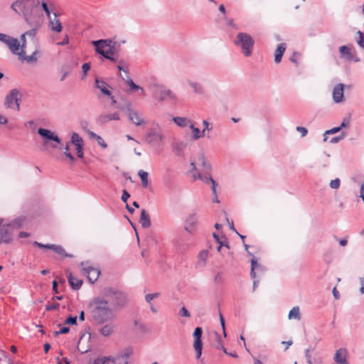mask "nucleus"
<instances>
[{
	"label": "nucleus",
	"instance_id": "nucleus-56",
	"mask_svg": "<svg viewBox=\"0 0 364 364\" xmlns=\"http://www.w3.org/2000/svg\"><path fill=\"white\" fill-rule=\"evenodd\" d=\"M26 34L23 33L21 36V45H20L21 50H23L26 48Z\"/></svg>",
	"mask_w": 364,
	"mask_h": 364
},
{
	"label": "nucleus",
	"instance_id": "nucleus-33",
	"mask_svg": "<svg viewBox=\"0 0 364 364\" xmlns=\"http://www.w3.org/2000/svg\"><path fill=\"white\" fill-rule=\"evenodd\" d=\"M174 97V95L173 94L171 90L168 89H162L159 92V98L161 100H164L166 98L173 99Z\"/></svg>",
	"mask_w": 364,
	"mask_h": 364
},
{
	"label": "nucleus",
	"instance_id": "nucleus-9",
	"mask_svg": "<svg viewBox=\"0 0 364 364\" xmlns=\"http://www.w3.org/2000/svg\"><path fill=\"white\" fill-rule=\"evenodd\" d=\"M0 41L6 44L14 54H16L20 49L18 39L9 35L0 33Z\"/></svg>",
	"mask_w": 364,
	"mask_h": 364
},
{
	"label": "nucleus",
	"instance_id": "nucleus-14",
	"mask_svg": "<svg viewBox=\"0 0 364 364\" xmlns=\"http://www.w3.org/2000/svg\"><path fill=\"white\" fill-rule=\"evenodd\" d=\"M12 227L10 225L0 227V243H10L12 240Z\"/></svg>",
	"mask_w": 364,
	"mask_h": 364
},
{
	"label": "nucleus",
	"instance_id": "nucleus-32",
	"mask_svg": "<svg viewBox=\"0 0 364 364\" xmlns=\"http://www.w3.org/2000/svg\"><path fill=\"white\" fill-rule=\"evenodd\" d=\"M71 143L75 146H84V143L82 137L75 132H73L71 135Z\"/></svg>",
	"mask_w": 364,
	"mask_h": 364
},
{
	"label": "nucleus",
	"instance_id": "nucleus-40",
	"mask_svg": "<svg viewBox=\"0 0 364 364\" xmlns=\"http://www.w3.org/2000/svg\"><path fill=\"white\" fill-rule=\"evenodd\" d=\"M83 337H84V335H82L80 340H79V342H78V344H77V350L81 353H87L89 350H90V348L88 347V348H85L82 345V340H83Z\"/></svg>",
	"mask_w": 364,
	"mask_h": 364
},
{
	"label": "nucleus",
	"instance_id": "nucleus-15",
	"mask_svg": "<svg viewBox=\"0 0 364 364\" xmlns=\"http://www.w3.org/2000/svg\"><path fill=\"white\" fill-rule=\"evenodd\" d=\"M120 117L117 112L112 114H101L97 117V122L100 124H105L112 120H119Z\"/></svg>",
	"mask_w": 364,
	"mask_h": 364
},
{
	"label": "nucleus",
	"instance_id": "nucleus-25",
	"mask_svg": "<svg viewBox=\"0 0 364 364\" xmlns=\"http://www.w3.org/2000/svg\"><path fill=\"white\" fill-rule=\"evenodd\" d=\"M186 144L183 141L175 142L173 145V151L178 156H183Z\"/></svg>",
	"mask_w": 364,
	"mask_h": 364
},
{
	"label": "nucleus",
	"instance_id": "nucleus-10",
	"mask_svg": "<svg viewBox=\"0 0 364 364\" xmlns=\"http://www.w3.org/2000/svg\"><path fill=\"white\" fill-rule=\"evenodd\" d=\"M203 329L200 327H196L194 330L193 336L194 338L193 348L196 352V358L198 359L202 355L203 343L201 340Z\"/></svg>",
	"mask_w": 364,
	"mask_h": 364
},
{
	"label": "nucleus",
	"instance_id": "nucleus-26",
	"mask_svg": "<svg viewBox=\"0 0 364 364\" xmlns=\"http://www.w3.org/2000/svg\"><path fill=\"white\" fill-rule=\"evenodd\" d=\"M130 121H132L136 126H140L144 124V119L140 117L139 114L136 111L130 112L128 116Z\"/></svg>",
	"mask_w": 364,
	"mask_h": 364
},
{
	"label": "nucleus",
	"instance_id": "nucleus-64",
	"mask_svg": "<svg viewBox=\"0 0 364 364\" xmlns=\"http://www.w3.org/2000/svg\"><path fill=\"white\" fill-rule=\"evenodd\" d=\"M360 291L361 294H364V276L360 279Z\"/></svg>",
	"mask_w": 364,
	"mask_h": 364
},
{
	"label": "nucleus",
	"instance_id": "nucleus-44",
	"mask_svg": "<svg viewBox=\"0 0 364 364\" xmlns=\"http://www.w3.org/2000/svg\"><path fill=\"white\" fill-rule=\"evenodd\" d=\"M160 296V294L156 292L154 294H147L145 295V300L149 304H151V301L154 299L158 298Z\"/></svg>",
	"mask_w": 364,
	"mask_h": 364
},
{
	"label": "nucleus",
	"instance_id": "nucleus-41",
	"mask_svg": "<svg viewBox=\"0 0 364 364\" xmlns=\"http://www.w3.org/2000/svg\"><path fill=\"white\" fill-rule=\"evenodd\" d=\"M199 161L201 163L205 170H210L211 166L209 163H207L205 155L201 154L198 158Z\"/></svg>",
	"mask_w": 364,
	"mask_h": 364
},
{
	"label": "nucleus",
	"instance_id": "nucleus-51",
	"mask_svg": "<svg viewBox=\"0 0 364 364\" xmlns=\"http://www.w3.org/2000/svg\"><path fill=\"white\" fill-rule=\"evenodd\" d=\"M60 306V304L58 303H53L51 304H48L46 306V311H52L58 309Z\"/></svg>",
	"mask_w": 364,
	"mask_h": 364
},
{
	"label": "nucleus",
	"instance_id": "nucleus-31",
	"mask_svg": "<svg viewBox=\"0 0 364 364\" xmlns=\"http://www.w3.org/2000/svg\"><path fill=\"white\" fill-rule=\"evenodd\" d=\"M189 127L191 129L193 132L192 137L194 140H197L204 136L205 129L200 131L198 128L194 127L193 123L190 124Z\"/></svg>",
	"mask_w": 364,
	"mask_h": 364
},
{
	"label": "nucleus",
	"instance_id": "nucleus-30",
	"mask_svg": "<svg viewBox=\"0 0 364 364\" xmlns=\"http://www.w3.org/2000/svg\"><path fill=\"white\" fill-rule=\"evenodd\" d=\"M262 266L257 262V259L255 256H252L251 259V269H250V277L252 279H255L256 277L255 270L261 269Z\"/></svg>",
	"mask_w": 364,
	"mask_h": 364
},
{
	"label": "nucleus",
	"instance_id": "nucleus-12",
	"mask_svg": "<svg viewBox=\"0 0 364 364\" xmlns=\"http://www.w3.org/2000/svg\"><path fill=\"white\" fill-rule=\"evenodd\" d=\"M132 354L133 348L132 347H127L123 352L113 358L112 364H128V359Z\"/></svg>",
	"mask_w": 364,
	"mask_h": 364
},
{
	"label": "nucleus",
	"instance_id": "nucleus-6",
	"mask_svg": "<svg viewBox=\"0 0 364 364\" xmlns=\"http://www.w3.org/2000/svg\"><path fill=\"white\" fill-rule=\"evenodd\" d=\"M164 140V135L159 127L151 128L145 135V141L151 146H156Z\"/></svg>",
	"mask_w": 364,
	"mask_h": 364
},
{
	"label": "nucleus",
	"instance_id": "nucleus-43",
	"mask_svg": "<svg viewBox=\"0 0 364 364\" xmlns=\"http://www.w3.org/2000/svg\"><path fill=\"white\" fill-rule=\"evenodd\" d=\"M357 34L358 35V38L356 40V42L360 48L364 49V33L358 31Z\"/></svg>",
	"mask_w": 364,
	"mask_h": 364
},
{
	"label": "nucleus",
	"instance_id": "nucleus-42",
	"mask_svg": "<svg viewBox=\"0 0 364 364\" xmlns=\"http://www.w3.org/2000/svg\"><path fill=\"white\" fill-rule=\"evenodd\" d=\"M63 149V147L62 149ZM64 149V155L70 159L72 161H75V157L73 156V154L70 152V145L69 143H67L65 146L63 148Z\"/></svg>",
	"mask_w": 364,
	"mask_h": 364
},
{
	"label": "nucleus",
	"instance_id": "nucleus-20",
	"mask_svg": "<svg viewBox=\"0 0 364 364\" xmlns=\"http://www.w3.org/2000/svg\"><path fill=\"white\" fill-rule=\"evenodd\" d=\"M38 52V50H35L31 55H26V50H23L18 52L16 54L19 56L21 60H24L26 62L31 63L37 61L36 55Z\"/></svg>",
	"mask_w": 364,
	"mask_h": 364
},
{
	"label": "nucleus",
	"instance_id": "nucleus-1",
	"mask_svg": "<svg viewBox=\"0 0 364 364\" xmlns=\"http://www.w3.org/2000/svg\"><path fill=\"white\" fill-rule=\"evenodd\" d=\"M127 294L122 290L107 287L87 305V314L90 321L95 325H103L117 318V312L127 304Z\"/></svg>",
	"mask_w": 364,
	"mask_h": 364
},
{
	"label": "nucleus",
	"instance_id": "nucleus-46",
	"mask_svg": "<svg viewBox=\"0 0 364 364\" xmlns=\"http://www.w3.org/2000/svg\"><path fill=\"white\" fill-rule=\"evenodd\" d=\"M341 181L339 178H335L334 180L331 181L330 187L333 189H338L340 186Z\"/></svg>",
	"mask_w": 364,
	"mask_h": 364
},
{
	"label": "nucleus",
	"instance_id": "nucleus-29",
	"mask_svg": "<svg viewBox=\"0 0 364 364\" xmlns=\"http://www.w3.org/2000/svg\"><path fill=\"white\" fill-rule=\"evenodd\" d=\"M173 121L180 127H185L192 123L188 118L181 117H174Z\"/></svg>",
	"mask_w": 364,
	"mask_h": 364
},
{
	"label": "nucleus",
	"instance_id": "nucleus-21",
	"mask_svg": "<svg viewBox=\"0 0 364 364\" xmlns=\"http://www.w3.org/2000/svg\"><path fill=\"white\" fill-rule=\"evenodd\" d=\"M53 15L54 18L53 19L50 17L49 18V27L53 31L59 33L62 31V25L60 21L57 18L56 13H54Z\"/></svg>",
	"mask_w": 364,
	"mask_h": 364
},
{
	"label": "nucleus",
	"instance_id": "nucleus-19",
	"mask_svg": "<svg viewBox=\"0 0 364 364\" xmlns=\"http://www.w3.org/2000/svg\"><path fill=\"white\" fill-rule=\"evenodd\" d=\"M208 257V251L207 250H201L197 256V262L196 263V268H203L206 265V261Z\"/></svg>",
	"mask_w": 364,
	"mask_h": 364
},
{
	"label": "nucleus",
	"instance_id": "nucleus-49",
	"mask_svg": "<svg viewBox=\"0 0 364 364\" xmlns=\"http://www.w3.org/2000/svg\"><path fill=\"white\" fill-rule=\"evenodd\" d=\"M215 341L217 343L215 347H216V348L219 349L220 347H223V343L221 336H220L219 333H215Z\"/></svg>",
	"mask_w": 364,
	"mask_h": 364
},
{
	"label": "nucleus",
	"instance_id": "nucleus-57",
	"mask_svg": "<svg viewBox=\"0 0 364 364\" xmlns=\"http://www.w3.org/2000/svg\"><path fill=\"white\" fill-rule=\"evenodd\" d=\"M130 197V194L127 191L123 190L122 195L121 199L123 202L127 203L128 198Z\"/></svg>",
	"mask_w": 364,
	"mask_h": 364
},
{
	"label": "nucleus",
	"instance_id": "nucleus-22",
	"mask_svg": "<svg viewBox=\"0 0 364 364\" xmlns=\"http://www.w3.org/2000/svg\"><path fill=\"white\" fill-rule=\"evenodd\" d=\"M139 223L142 228H148L151 226V220L149 213L146 210L143 209L141 211Z\"/></svg>",
	"mask_w": 364,
	"mask_h": 364
},
{
	"label": "nucleus",
	"instance_id": "nucleus-59",
	"mask_svg": "<svg viewBox=\"0 0 364 364\" xmlns=\"http://www.w3.org/2000/svg\"><path fill=\"white\" fill-rule=\"evenodd\" d=\"M82 72H83V75L84 76H85L87 75V73L90 70V63H85L82 65Z\"/></svg>",
	"mask_w": 364,
	"mask_h": 364
},
{
	"label": "nucleus",
	"instance_id": "nucleus-55",
	"mask_svg": "<svg viewBox=\"0 0 364 364\" xmlns=\"http://www.w3.org/2000/svg\"><path fill=\"white\" fill-rule=\"evenodd\" d=\"M122 109H125L127 112V115L130 114V112H134V110L132 108V104L130 102H127L124 106V108H122Z\"/></svg>",
	"mask_w": 364,
	"mask_h": 364
},
{
	"label": "nucleus",
	"instance_id": "nucleus-11",
	"mask_svg": "<svg viewBox=\"0 0 364 364\" xmlns=\"http://www.w3.org/2000/svg\"><path fill=\"white\" fill-rule=\"evenodd\" d=\"M33 245L38 247H40V248H46V249L52 250L55 253H57L60 255H62L63 257H73L72 255L67 254L65 252L64 248L61 245H50V244L44 245V244L38 242L37 241H34L33 242Z\"/></svg>",
	"mask_w": 364,
	"mask_h": 364
},
{
	"label": "nucleus",
	"instance_id": "nucleus-3",
	"mask_svg": "<svg viewBox=\"0 0 364 364\" xmlns=\"http://www.w3.org/2000/svg\"><path fill=\"white\" fill-rule=\"evenodd\" d=\"M92 44L95 46V51L105 58L112 62L118 61L121 49L114 39L93 41Z\"/></svg>",
	"mask_w": 364,
	"mask_h": 364
},
{
	"label": "nucleus",
	"instance_id": "nucleus-60",
	"mask_svg": "<svg viewBox=\"0 0 364 364\" xmlns=\"http://www.w3.org/2000/svg\"><path fill=\"white\" fill-rule=\"evenodd\" d=\"M77 155L79 158L83 157V146H78L77 147H75Z\"/></svg>",
	"mask_w": 364,
	"mask_h": 364
},
{
	"label": "nucleus",
	"instance_id": "nucleus-2",
	"mask_svg": "<svg viewBox=\"0 0 364 364\" xmlns=\"http://www.w3.org/2000/svg\"><path fill=\"white\" fill-rule=\"evenodd\" d=\"M11 9L16 13H19V11H21L26 21L31 25L34 24V28L27 31L24 33L26 36H29L31 38V41L35 43V36L36 34V31L39 27V23L36 21L34 22L31 16L33 14L37 11L36 6H33L32 4H30L29 1H16L12 4Z\"/></svg>",
	"mask_w": 364,
	"mask_h": 364
},
{
	"label": "nucleus",
	"instance_id": "nucleus-53",
	"mask_svg": "<svg viewBox=\"0 0 364 364\" xmlns=\"http://www.w3.org/2000/svg\"><path fill=\"white\" fill-rule=\"evenodd\" d=\"M179 314L181 316H183V317H190V313L188 312V311L187 310V309L185 307V306H183L180 311H179Z\"/></svg>",
	"mask_w": 364,
	"mask_h": 364
},
{
	"label": "nucleus",
	"instance_id": "nucleus-50",
	"mask_svg": "<svg viewBox=\"0 0 364 364\" xmlns=\"http://www.w3.org/2000/svg\"><path fill=\"white\" fill-rule=\"evenodd\" d=\"M346 136L345 133H342L340 136H334L330 140V143L331 144H336L338 143L339 141L343 139Z\"/></svg>",
	"mask_w": 364,
	"mask_h": 364
},
{
	"label": "nucleus",
	"instance_id": "nucleus-63",
	"mask_svg": "<svg viewBox=\"0 0 364 364\" xmlns=\"http://www.w3.org/2000/svg\"><path fill=\"white\" fill-rule=\"evenodd\" d=\"M58 364H70V361L67 358H63L61 360L59 357L57 358Z\"/></svg>",
	"mask_w": 364,
	"mask_h": 364
},
{
	"label": "nucleus",
	"instance_id": "nucleus-24",
	"mask_svg": "<svg viewBox=\"0 0 364 364\" xmlns=\"http://www.w3.org/2000/svg\"><path fill=\"white\" fill-rule=\"evenodd\" d=\"M286 48L287 46L284 43L278 45L274 53V62L276 63H279L281 62L282 56L286 50Z\"/></svg>",
	"mask_w": 364,
	"mask_h": 364
},
{
	"label": "nucleus",
	"instance_id": "nucleus-45",
	"mask_svg": "<svg viewBox=\"0 0 364 364\" xmlns=\"http://www.w3.org/2000/svg\"><path fill=\"white\" fill-rule=\"evenodd\" d=\"M340 130H341V127H333V128H332V129H331L329 130L326 131L325 133H324L323 141H326L327 140V138H326V135H327V134H333L337 133Z\"/></svg>",
	"mask_w": 364,
	"mask_h": 364
},
{
	"label": "nucleus",
	"instance_id": "nucleus-35",
	"mask_svg": "<svg viewBox=\"0 0 364 364\" xmlns=\"http://www.w3.org/2000/svg\"><path fill=\"white\" fill-rule=\"evenodd\" d=\"M112 357H100L95 359L90 364H112Z\"/></svg>",
	"mask_w": 364,
	"mask_h": 364
},
{
	"label": "nucleus",
	"instance_id": "nucleus-23",
	"mask_svg": "<svg viewBox=\"0 0 364 364\" xmlns=\"http://www.w3.org/2000/svg\"><path fill=\"white\" fill-rule=\"evenodd\" d=\"M68 282L73 290H78L82 285V280L73 277L72 273L68 274Z\"/></svg>",
	"mask_w": 364,
	"mask_h": 364
},
{
	"label": "nucleus",
	"instance_id": "nucleus-7",
	"mask_svg": "<svg viewBox=\"0 0 364 364\" xmlns=\"http://www.w3.org/2000/svg\"><path fill=\"white\" fill-rule=\"evenodd\" d=\"M19 91L17 89H12L9 94L5 97L4 106L6 109H16L17 111L20 109L18 96Z\"/></svg>",
	"mask_w": 364,
	"mask_h": 364
},
{
	"label": "nucleus",
	"instance_id": "nucleus-4",
	"mask_svg": "<svg viewBox=\"0 0 364 364\" xmlns=\"http://www.w3.org/2000/svg\"><path fill=\"white\" fill-rule=\"evenodd\" d=\"M235 44L240 48L241 52L245 56L248 57L252 54L255 41L250 35L241 32L237 35Z\"/></svg>",
	"mask_w": 364,
	"mask_h": 364
},
{
	"label": "nucleus",
	"instance_id": "nucleus-61",
	"mask_svg": "<svg viewBox=\"0 0 364 364\" xmlns=\"http://www.w3.org/2000/svg\"><path fill=\"white\" fill-rule=\"evenodd\" d=\"M96 140L99 145L102 146V147L106 148L107 146V144L105 142L104 139L100 136H97Z\"/></svg>",
	"mask_w": 364,
	"mask_h": 364
},
{
	"label": "nucleus",
	"instance_id": "nucleus-38",
	"mask_svg": "<svg viewBox=\"0 0 364 364\" xmlns=\"http://www.w3.org/2000/svg\"><path fill=\"white\" fill-rule=\"evenodd\" d=\"M127 83L129 86L132 90H141L142 94H144V90L142 87L135 84L133 80L128 76L126 80Z\"/></svg>",
	"mask_w": 364,
	"mask_h": 364
},
{
	"label": "nucleus",
	"instance_id": "nucleus-48",
	"mask_svg": "<svg viewBox=\"0 0 364 364\" xmlns=\"http://www.w3.org/2000/svg\"><path fill=\"white\" fill-rule=\"evenodd\" d=\"M41 6H42V9H43L45 13L46 14L48 18H50V11L49 9V6L48 5V3L45 0H43Z\"/></svg>",
	"mask_w": 364,
	"mask_h": 364
},
{
	"label": "nucleus",
	"instance_id": "nucleus-27",
	"mask_svg": "<svg viewBox=\"0 0 364 364\" xmlns=\"http://www.w3.org/2000/svg\"><path fill=\"white\" fill-rule=\"evenodd\" d=\"M95 85L96 87L100 90L102 93L109 97L112 95V92L107 88V84L103 80H100L99 79H95Z\"/></svg>",
	"mask_w": 364,
	"mask_h": 364
},
{
	"label": "nucleus",
	"instance_id": "nucleus-34",
	"mask_svg": "<svg viewBox=\"0 0 364 364\" xmlns=\"http://www.w3.org/2000/svg\"><path fill=\"white\" fill-rule=\"evenodd\" d=\"M138 176L141 178V185H142L143 188H147L148 185H149V181H148L149 174H148V173L143 170H139L138 172Z\"/></svg>",
	"mask_w": 364,
	"mask_h": 364
},
{
	"label": "nucleus",
	"instance_id": "nucleus-39",
	"mask_svg": "<svg viewBox=\"0 0 364 364\" xmlns=\"http://www.w3.org/2000/svg\"><path fill=\"white\" fill-rule=\"evenodd\" d=\"M189 85L193 89L194 92L198 93V94L203 93V87L200 84L196 82H190Z\"/></svg>",
	"mask_w": 364,
	"mask_h": 364
},
{
	"label": "nucleus",
	"instance_id": "nucleus-28",
	"mask_svg": "<svg viewBox=\"0 0 364 364\" xmlns=\"http://www.w3.org/2000/svg\"><path fill=\"white\" fill-rule=\"evenodd\" d=\"M288 318L290 319V320L291 319H295V320H297V321L301 320V313H300L299 307L298 306H294L290 310V311L289 312V314H288Z\"/></svg>",
	"mask_w": 364,
	"mask_h": 364
},
{
	"label": "nucleus",
	"instance_id": "nucleus-13",
	"mask_svg": "<svg viewBox=\"0 0 364 364\" xmlns=\"http://www.w3.org/2000/svg\"><path fill=\"white\" fill-rule=\"evenodd\" d=\"M198 216L197 213H190L185 220V230L190 234H193L198 224Z\"/></svg>",
	"mask_w": 364,
	"mask_h": 364
},
{
	"label": "nucleus",
	"instance_id": "nucleus-62",
	"mask_svg": "<svg viewBox=\"0 0 364 364\" xmlns=\"http://www.w3.org/2000/svg\"><path fill=\"white\" fill-rule=\"evenodd\" d=\"M309 352H310L309 349H306V351H305V357L306 358L307 363L308 364H313V363L311 361V356Z\"/></svg>",
	"mask_w": 364,
	"mask_h": 364
},
{
	"label": "nucleus",
	"instance_id": "nucleus-37",
	"mask_svg": "<svg viewBox=\"0 0 364 364\" xmlns=\"http://www.w3.org/2000/svg\"><path fill=\"white\" fill-rule=\"evenodd\" d=\"M339 52L346 55V58L348 60H351L353 58V54L350 51V49L348 46H342L339 48Z\"/></svg>",
	"mask_w": 364,
	"mask_h": 364
},
{
	"label": "nucleus",
	"instance_id": "nucleus-5",
	"mask_svg": "<svg viewBox=\"0 0 364 364\" xmlns=\"http://www.w3.org/2000/svg\"><path fill=\"white\" fill-rule=\"evenodd\" d=\"M38 134L43 139V146L49 145L53 149H62V146H59L61 145L62 141L55 132L45 128H39Z\"/></svg>",
	"mask_w": 364,
	"mask_h": 364
},
{
	"label": "nucleus",
	"instance_id": "nucleus-54",
	"mask_svg": "<svg viewBox=\"0 0 364 364\" xmlns=\"http://www.w3.org/2000/svg\"><path fill=\"white\" fill-rule=\"evenodd\" d=\"M296 129L301 134L302 137L305 136L308 133L307 129L304 127H296Z\"/></svg>",
	"mask_w": 364,
	"mask_h": 364
},
{
	"label": "nucleus",
	"instance_id": "nucleus-36",
	"mask_svg": "<svg viewBox=\"0 0 364 364\" xmlns=\"http://www.w3.org/2000/svg\"><path fill=\"white\" fill-rule=\"evenodd\" d=\"M194 178L195 179H200L201 181H203V182L205 183H212L213 181H215L212 176H210V173H205L204 175L203 174H200V173H198L196 175H194L193 176Z\"/></svg>",
	"mask_w": 364,
	"mask_h": 364
},
{
	"label": "nucleus",
	"instance_id": "nucleus-8",
	"mask_svg": "<svg viewBox=\"0 0 364 364\" xmlns=\"http://www.w3.org/2000/svg\"><path fill=\"white\" fill-rule=\"evenodd\" d=\"M87 262H82L80 265L82 267V273L87 275V278L91 283L96 282L100 274V271L98 268H95L90 266H87Z\"/></svg>",
	"mask_w": 364,
	"mask_h": 364
},
{
	"label": "nucleus",
	"instance_id": "nucleus-16",
	"mask_svg": "<svg viewBox=\"0 0 364 364\" xmlns=\"http://www.w3.org/2000/svg\"><path fill=\"white\" fill-rule=\"evenodd\" d=\"M334 360L338 364H349L347 360V350L346 348H340L336 350Z\"/></svg>",
	"mask_w": 364,
	"mask_h": 364
},
{
	"label": "nucleus",
	"instance_id": "nucleus-47",
	"mask_svg": "<svg viewBox=\"0 0 364 364\" xmlns=\"http://www.w3.org/2000/svg\"><path fill=\"white\" fill-rule=\"evenodd\" d=\"M77 316H68L65 321V324L76 325L77 324Z\"/></svg>",
	"mask_w": 364,
	"mask_h": 364
},
{
	"label": "nucleus",
	"instance_id": "nucleus-18",
	"mask_svg": "<svg viewBox=\"0 0 364 364\" xmlns=\"http://www.w3.org/2000/svg\"><path fill=\"white\" fill-rule=\"evenodd\" d=\"M104 324L105 325L99 329V333L105 337H108L114 333L115 326L112 321L107 322Z\"/></svg>",
	"mask_w": 364,
	"mask_h": 364
},
{
	"label": "nucleus",
	"instance_id": "nucleus-52",
	"mask_svg": "<svg viewBox=\"0 0 364 364\" xmlns=\"http://www.w3.org/2000/svg\"><path fill=\"white\" fill-rule=\"evenodd\" d=\"M219 316H220V324H221V326H222V328H223V336L225 338L227 336V334H226V332H225V319H224V318H223V316L221 313H220Z\"/></svg>",
	"mask_w": 364,
	"mask_h": 364
},
{
	"label": "nucleus",
	"instance_id": "nucleus-58",
	"mask_svg": "<svg viewBox=\"0 0 364 364\" xmlns=\"http://www.w3.org/2000/svg\"><path fill=\"white\" fill-rule=\"evenodd\" d=\"M61 72L63 73V75L60 78V81H63L65 79V77L68 75L70 71L69 70L65 69V66H63L61 68Z\"/></svg>",
	"mask_w": 364,
	"mask_h": 364
},
{
	"label": "nucleus",
	"instance_id": "nucleus-17",
	"mask_svg": "<svg viewBox=\"0 0 364 364\" xmlns=\"http://www.w3.org/2000/svg\"><path fill=\"white\" fill-rule=\"evenodd\" d=\"M343 97V85L337 84L333 90V99L336 103L341 102Z\"/></svg>",
	"mask_w": 364,
	"mask_h": 364
}]
</instances>
